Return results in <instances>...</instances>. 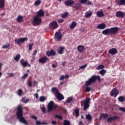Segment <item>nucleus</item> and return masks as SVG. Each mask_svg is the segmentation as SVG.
<instances>
[{
  "label": "nucleus",
  "instance_id": "obj_48",
  "mask_svg": "<svg viewBox=\"0 0 125 125\" xmlns=\"http://www.w3.org/2000/svg\"><path fill=\"white\" fill-rule=\"evenodd\" d=\"M86 67V64L83 65H82V66H80L79 67V69H83L84 68H85Z\"/></svg>",
  "mask_w": 125,
  "mask_h": 125
},
{
  "label": "nucleus",
  "instance_id": "obj_24",
  "mask_svg": "<svg viewBox=\"0 0 125 125\" xmlns=\"http://www.w3.org/2000/svg\"><path fill=\"white\" fill-rule=\"evenodd\" d=\"M96 16L98 17L102 18L105 16V15H104V13L103 12V11H99L96 12Z\"/></svg>",
  "mask_w": 125,
  "mask_h": 125
},
{
  "label": "nucleus",
  "instance_id": "obj_11",
  "mask_svg": "<svg viewBox=\"0 0 125 125\" xmlns=\"http://www.w3.org/2000/svg\"><path fill=\"white\" fill-rule=\"evenodd\" d=\"M76 3H75V1L73 0H66L64 1V5L66 6H72L73 5H75Z\"/></svg>",
  "mask_w": 125,
  "mask_h": 125
},
{
  "label": "nucleus",
  "instance_id": "obj_22",
  "mask_svg": "<svg viewBox=\"0 0 125 125\" xmlns=\"http://www.w3.org/2000/svg\"><path fill=\"white\" fill-rule=\"evenodd\" d=\"M115 15H116L117 17L118 18H124V13L122 12L121 11L117 12V13L116 14H115Z\"/></svg>",
  "mask_w": 125,
  "mask_h": 125
},
{
  "label": "nucleus",
  "instance_id": "obj_3",
  "mask_svg": "<svg viewBox=\"0 0 125 125\" xmlns=\"http://www.w3.org/2000/svg\"><path fill=\"white\" fill-rule=\"evenodd\" d=\"M96 81H99V82H101V77L99 76H93L91 77L90 79L87 81H85V83L84 85L86 86H88L91 85L92 83H95Z\"/></svg>",
  "mask_w": 125,
  "mask_h": 125
},
{
  "label": "nucleus",
  "instance_id": "obj_43",
  "mask_svg": "<svg viewBox=\"0 0 125 125\" xmlns=\"http://www.w3.org/2000/svg\"><path fill=\"white\" fill-rule=\"evenodd\" d=\"M9 46H10V44H9L8 43H7V45H2V48L4 49H6V48H9Z\"/></svg>",
  "mask_w": 125,
  "mask_h": 125
},
{
  "label": "nucleus",
  "instance_id": "obj_41",
  "mask_svg": "<svg viewBox=\"0 0 125 125\" xmlns=\"http://www.w3.org/2000/svg\"><path fill=\"white\" fill-rule=\"evenodd\" d=\"M40 4H41V0H37V1H36V2H35V5H36V6H38V5H40Z\"/></svg>",
  "mask_w": 125,
  "mask_h": 125
},
{
  "label": "nucleus",
  "instance_id": "obj_34",
  "mask_svg": "<svg viewBox=\"0 0 125 125\" xmlns=\"http://www.w3.org/2000/svg\"><path fill=\"white\" fill-rule=\"evenodd\" d=\"M36 124L37 125H47V123L45 122H41L40 121H36Z\"/></svg>",
  "mask_w": 125,
  "mask_h": 125
},
{
  "label": "nucleus",
  "instance_id": "obj_45",
  "mask_svg": "<svg viewBox=\"0 0 125 125\" xmlns=\"http://www.w3.org/2000/svg\"><path fill=\"white\" fill-rule=\"evenodd\" d=\"M41 110L42 111V113H46V109L45 108V107L43 106L41 108Z\"/></svg>",
  "mask_w": 125,
  "mask_h": 125
},
{
  "label": "nucleus",
  "instance_id": "obj_37",
  "mask_svg": "<svg viewBox=\"0 0 125 125\" xmlns=\"http://www.w3.org/2000/svg\"><path fill=\"white\" fill-rule=\"evenodd\" d=\"M73 101V98L72 97H70L67 98V100H66V103L67 104H70L72 103V101Z\"/></svg>",
  "mask_w": 125,
  "mask_h": 125
},
{
  "label": "nucleus",
  "instance_id": "obj_27",
  "mask_svg": "<svg viewBox=\"0 0 125 125\" xmlns=\"http://www.w3.org/2000/svg\"><path fill=\"white\" fill-rule=\"evenodd\" d=\"M5 0H0V9L5 7Z\"/></svg>",
  "mask_w": 125,
  "mask_h": 125
},
{
  "label": "nucleus",
  "instance_id": "obj_59",
  "mask_svg": "<svg viewBox=\"0 0 125 125\" xmlns=\"http://www.w3.org/2000/svg\"><path fill=\"white\" fill-rule=\"evenodd\" d=\"M37 50H35L34 52H33V54H32V56H35L37 54Z\"/></svg>",
  "mask_w": 125,
  "mask_h": 125
},
{
  "label": "nucleus",
  "instance_id": "obj_51",
  "mask_svg": "<svg viewBox=\"0 0 125 125\" xmlns=\"http://www.w3.org/2000/svg\"><path fill=\"white\" fill-rule=\"evenodd\" d=\"M64 79H66V78L65 77H64V75H62L59 78V80L60 81H63V80H64Z\"/></svg>",
  "mask_w": 125,
  "mask_h": 125
},
{
  "label": "nucleus",
  "instance_id": "obj_35",
  "mask_svg": "<svg viewBox=\"0 0 125 125\" xmlns=\"http://www.w3.org/2000/svg\"><path fill=\"white\" fill-rule=\"evenodd\" d=\"M63 125H71V123L70 121L64 120L63 121Z\"/></svg>",
  "mask_w": 125,
  "mask_h": 125
},
{
  "label": "nucleus",
  "instance_id": "obj_12",
  "mask_svg": "<svg viewBox=\"0 0 125 125\" xmlns=\"http://www.w3.org/2000/svg\"><path fill=\"white\" fill-rule=\"evenodd\" d=\"M20 63H21V64L22 65V66L24 67H30L31 66L30 64L28 63V62L25 61L24 59H21V61H20Z\"/></svg>",
  "mask_w": 125,
  "mask_h": 125
},
{
  "label": "nucleus",
  "instance_id": "obj_31",
  "mask_svg": "<svg viewBox=\"0 0 125 125\" xmlns=\"http://www.w3.org/2000/svg\"><path fill=\"white\" fill-rule=\"evenodd\" d=\"M104 118V119H105V118H108V114H102L101 115V116H100V120H101V119H102V118Z\"/></svg>",
  "mask_w": 125,
  "mask_h": 125
},
{
  "label": "nucleus",
  "instance_id": "obj_18",
  "mask_svg": "<svg viewBox=\"0 0 125 125\" xmlns=\"http://www.w3.org/2000/svg\"><path fill=\"white\" fill-rule=\"evenodd\" d=\"M115 3H117L118 6L125 5V0H116Z\"/></svg>",
  "mask_w": 125,
  "mask_h": 125
},
{
  "label": "nucleus",
  "instance_id": "obj_28",
  "mask_svg": "<svg viewBox=\"0 0 125 125\" xmlns=\"http://www.w3.org/2000/svg\"><path fill=\"white\" fill-rule=\"evenodd\" d=\"M17 21L19 23L23 22V21H24V20H23V17L22 16H20L18 17V18L17 19Z\"/></svg>",
  "mask_w": 125,
  "mask_h": 125
},
{
  "label": "nucleus",
  "instance_id": "obj_55",
  "mask_svg": "<svg viewBox=\"0 0 125 125\" xmlns=\"http://www.w3.org/2000/svg\"><path fill=\"white\" fill-rule=\"evenodd\" d=\"M27 77H28V74L27 73H25V74H24V75H23V76H22V79H26V78H27Z\"/></svg>",
  "mask_w": 125,
  "mask_h": 125
},
{
  "label": "nucleus",
  "instance_id": "obj_62",
  "mask_svg": "<svg viewBox=\"0 0 125 125\" xmlns=\"http://www.w3.org/2000/svg\"><path fill=\"white\" fill-rule=\"evenodd\" d=\"M35 97L36 98H37V99L39 98V95L38 94V93L35 94Z\"/></svg>",
  "mask_w": 125,
  "mask_h": 125
},
{
  "label": "nucleus",
  "instance_id": "obj_46",
  "mask_svg": "<svg viewBox=\"0 0 125 125\" xmlns=\"http://www.w3.org/2000/svg\"><path fill=\"white\" fill-rule=\"evenodd\" d=\"M85 119H87L89 121L92 120V118L90 115H87V116H85Z\"/></svg>",
  "mask_w": 125,
  "mask_h": 125
},
{
  "label": "nucleus",
  "instance_id": "obj_42",
  "mask_svg": "<svg viewBox=\"0 0 125 125\" xmlns=\"http://www.w3.org/2000/svg\"><path fill=\"white\" fill-rule=\"evenodd\" d=\"M104 68V65H100L99 66H97L96 67V70H101L103 69Z\"/></svg>",
  "mask_w": 125,
  "mask_h": 125
},
{
  "label": "nucleus",
  "instance_id": "obj_17",
  "mask_svg": "<svg viewBox=\"0 0 125 125\" xmlns=\"http://www.w3.org/2000/svg\"><path fill=\"white\" fill-rule=\"evenodd\" d=\"M108 53L109 54H111L112 55H114L116 54H117V53H118V50H117L116 48H113L110 49V50H109V51H108Z\"/></svg>",
  "mask_w": 125,
  "mask_h": 125
},
{
  "label": "nucleus",
  "instance_id": "obj_16",
  "mask_svg": "<svg viewBox=\"0 0 125 125\" xmlns=\"http://www.w3.org/2000/svg\"><path fill=\"white\" fill-rule=\"evenodd\" d=\"M62 38V35L59 32H56L55 33V39L57 40V41H61V38Z\"/></svg>",
  "mask_w": 125,
  "mask_h": 125
},
{
  "label": "nucleus",
  "instance_id": "obj_32",
  "mask_svg": "<svg viewBox=\"0 0 125 125\" xmlns=\"http://www.w3.org/2000/svg\"><path fill=\"white\" fill-rule=\"evenodd\" d=\"M20 58H21V55L18 54L17 55V56H16L15 57H14V61H15L16 62H18Z\"/></svg>",
  "mask_w": 125,
  "mask_h": 125
},
{
  "label": "nucleus",
  "instance_id": "obj_36",
  "mask_svg": "<svg viewBox=\"0 0 125 125\" xmlns=\"http://www.w3.org/2000/svg\"><path fill=\"white\" fill-rule=\"evenodd\" d=\"M68 16V13L65 12V13H64V14L61 15V18L65 19V18H66V17H67Z\"/></svg>",
  "mask_w": 125,
  "mask_h": 125
},
{
  "label": "nucleus",
  "instance_id": "obj_25",
  "mask_svg": "<svg viewBox=\"0 0 125 125\" xmlns=\"http://www.w3.org/2000/svg\"><path fill=\"white\" fill-rule=\"evenodd\" d=\"M77 50L80 53L83 52L84 51V47L83 45H79L77 47Z\"/></svg>",
  "mask_w": 125,
  "mask_h": 125
},
{
  "label": "nucleus",
  "instance_id": "obj_15",
  "mask_svg": "<svg viewBox=\"0 0 125 125\" xmlns=\"http://www.w3.org/2000/svg\"><path fill=\"white\" fill-rule=\"evenodd\" d=\"M44 17V11L43 10L40 9L37 12V16H36V18H42Z\"/></svg>",
  "mask_w": 125,
  "mask_h": 125
},
{
  "label": "nucleus",
  "instance_id": "obj_5",
  "mask_svg": "<svg viewBox=\"0 0 125 125\" xmlns=\"http://www.w3.org/2000/svg\"><path fill=\"white\" fill-rule=\"evenodd\" d=\"M57 107H58V106L54 104L53 101H50L49 103H48V105L47 106V112H50L54 109H57Z\"/></svg>",
  "mask_w": 125,
  "mask_h": 125
},
{
  "label": "nucleus",
  "instance_id": "obj_23",
  "mask_svg": "<svg viewBox=\"0 0 125 125\" xmlns=\"http://www.w3.org/2000/svg\"><path fill=\"white\" fill-rule=\"evenodd\" d=\"M73 5L74 6H73V8H74L76 10H79L80 9H82V4L76 3L75 4H74Z\"/></svg>",
  "mask_w": 125,
  "mask_h": 125
},
{
  "label": "nucleus",
  "instance_id": "obj_14",
  "mask_svg": "<svg viewBox=\"0 0 125 125\" xmlns=\"http://www.w3.org/2000/svg\"><path fill=\"white\" fill-rule=\"evenodd\" d=\"M119 119V117L118 116H113L112 117H109L107 119V123H111L112 122H115L117 120Z\"/></svg>",
  "mask_w": 125,
  "mask_h": 125
},
{
  "label": "nucleus",
  "instance_id": "obj_56",
  "mask_svg": "<svg viewBox=\"0 0 125 125\" xmlns=\"http://www.w3.org/2000/svg\"><path fill=\"white\" fill-rule=\"evenodd\" d=\"M86 4V5H92V2L90 1H86L85 2H84V4Z\"/></svg>",
  "mask_w": 125,
  "mask_h": 125
},
{
  "label": "nucleus",
  "instance_id": "obj_33",
  "mask_svg": "<svg viewBox=\"0 0 125 125\" xmlns=\"http://www.w3.org/2000/svg\"><path fill=\"white\" fill-rule=\"evenodd\" d=\"M118 100H119L120 102H124L125 101V98L124 96H120L118 98Z\"/></svg>",
  "mask_w": 125,
  "mask_h": 125
},
{
  "label": "nucleus",
  "instance_id": "obj_52",
  "mask_svg": "<svg viewBox=\"0 0 125 125\" xmlns=\"http://www.w3.org/2000/svg\"><path fill=\"white\" fill-rule=\"evenodd\" d=\"M89 1L88 0H80V3L84 4L86 2Z\"/></svg>",
  "mask_w": 125,
  "mask_h": 125
},
{
  "label": "nucleus",
  "instance_id": "obj_39",
  "mask_svg": "<svg viewBox=\"0 0 125 125\" xmlns=\"http://www.w3.org/2000/svg\"><path fill=\"white\" fill-rule=\"evenodd\" d=\"M45 100H46V98H45L44 96H41L40 97V102H44Z\"/></svg>",
  "mask_w": 125,
  "mask_h": 125
},
{
  "label": "nucleus",
  "instance_id": "obj_54",
  "mask_svg": "<svg viewBox=\"0 0 125 125\" xmlns=\"http://www.w3.org/2000/svg\"><path fill=\"white\" fill-rule=\"evenodd\" d=\"M119 110L125 112V107H120V108H119Z\"/></svg>",
  "mask_w": 125,
  "mask_h": 125
},
{
  "label": "nucleus",
  "instance_id": "obj_50",
  "mask_svg": "<svg viewBox=\"0 0 125 125\" xmlns=\"http://www.w3.org/2000/svg\"><path fill=\"white\" fill-rule=\"evenodd\" d=\"M33 45H34V44H32V43L29 44V50L31 51L32 50V46Z\"/></svg>",
  "mask_w": 125,
  "mask_h": 125
},
{
  "label": "nucleus",
  "instance_id": "obj_63",
  "mask_svg": "<svg viewBox=\"0 0 125 125\" xmlns=\"http://www.w3.org/2000/svg\"><path fill=\"white\" fill-rule=\"evenodd\" d=\"M65 63H66V62H62V66H64V65H65Z\"/></svg>",
  "mask_w": 125,
  "mask_h": 125
},
{
  "label": "nucleus",
  "instance_id": "obj_19",
  "mask_svg": "<svg viewBox=\"0 0 125 125\" xmlns=\"http://www.w3.org/2000/svg\"><path fill=\"white\" fill-rule=\"evenodd\" d=\"M56 55V52H55L53 50H50V51L46 52V56H54Z\"/></svg>",
  "mask_w": 125,
  "mask_h": 125
},
{
  "label": "nucleus",
  "instance_id": "obj_21",
  "mask_svg": "<svg viewBox=\"0 0 125 125\" xmlns=\"http://www.w3.org/2000/svg\"><path fill=\"white\" fill-rule=\"evenodd\" d=\"M96 28L98 29L103 30L106 28V24H105L104 23H101V24L98 25L96 27Z\"/></svg>",
  "mask_w": 125,
  "mask_h": 125
},
{
  "label": "nucleus",
  "instance_id": "obj_38",
  "mask_svg": "<svg viewBox=\"0 0 125 125\" xmlns=\"http://www.w3.org/2000/svg\"><path fill=\"white\" fill-rule=\"evenodd\" d=\"M29 101V100H28V99H27L26 98H22V102H23V103H27Z\"/></svg>",
  "mask_w": 125,
  "mask_h": 125
},
{
  "label": "nucleus",
  "instance_id": "obj_58",
  "mask_svg": "<svg viewBox=\"0 0 125 125\" xmlns=\"http://www.w3.org/2000/svg\"><path fill=\"white\" fill-rule=\"evenodd\" d=\"M8 76H10V77L12 78L14 76V74L13 73H8Z\"/></svg>",
  "mask_w": 125,
  "mask_h": 125
},
{
  "label": "nucleus",
  "instance_id": "obj_61",
  "mask_svg": "<svg viewBox=\"0 0 125 125\" xmlns=\"http://www.w3.org/2000/svg\"><path fill=\"white\" fill-rule=\"evenodd\" d=\"M31 118L34 119V120H37L38 118H37V117L35 116H31Z\"/></svg>",
  "mask_w": 125,
  "mask_h": 125
},
{
  "label": "nucleus",
  "instance_id": "obj_13",
  "mask_svg": "<svg viewBox=\"0 0 125 125\" xmlns=\"http://www.w3.org/2000/svg\"><path fill=\"white\" fill-rule=\"evenodd\" d=\"M47 61H48V58L46 56H44L39 59V62L41 63L44 64L45 63H46Z\"/></svg>",
  "mask_w": 125,
  "mask_h": 125
},
{
  "label": "nucleus",
  "instance_id": "obj_29",
  "mask_svg": "<svg viewBox=\"0 0 125 125\" xmlns=\"http://www.w3.org/2000/svg\"><path fill=\"white\" fill-rule=\"evenodd\" d=\"M63 50H64V47H59V49H58V54H63Z\"/></svg>",
  "mask_w": 125,
  "mask_h": 125
},
{
  "label": "nucleus",
  "instance_id": "obj_40",
  "mask_svg": "<svg viewBox=\"0 0 125 125\" xmlns=\"http://www.w3.org/2000/svg\"><path fill=\"white\" fill-rule=\"evenodd\" d=\"M22 93H23V91L22 90V89H19V90H18V95L20 96H21V95H22Z\"/></svg>",
  "mask_w": 125,
  "mask_h": 125
},
{
  "label": "nucleus",
  "instance_id": "obj_49",
  "mask_svg": "<svg viewBox=\"0 0 125 125\" xmlns=\"http://www.w3.org/2000/svg\"><path fill=\"white\" fill-rule=\"evenodd\" d=\"M105 71L104 70H102V71L100 72V74H101L102 76H104V75H105Z\"/></svg>",
  "mask_w": 125,
  "mask_h": 125
},
{
  "label": "nucleus",
  "instance_id": "obj_7",
  "mask_svg": "<svg viewBox=\"0 0 125 125\" xmlns=\"http://www.w3.org/2000/svg\"><path fill=\"white\" fill-rule=\"evenodd\" d=\"M82 104L83 105V110H86L90 106V98H85V100L82 101Z\"/></svg>",
  "mask_w": 125,
  "mask_h": 125
},
{
  "label": "nucleus",
  "instance_id": "obj_10",
  "mask_svg": "<svg viewBox=\"0 0 125 125\" xmlns=\"http://www.w3.org/2000/svg\"><path fill=\"white\" fill-rule=\"evenodd\" d=\"M28 40V38H20L19 39H16L14 40V42H16L17 44L20 45L21 43H23L24 42Z\"/></svg>",
  "mask_w": 125,
  "mask_h": 125
},
{
  "label": "nucleus",
  "instance_id": "obj_60",
  "mask_svg": "<svg viewBox=\"0 0 125 125\" xmlns=\"http://www.w3.org/2000/svg\"><path fill=\"white\" fill-rule=\"evenodd\" d=\"M52 124L53 125H57V122H56V121H52Z\"/></svg>",
  "mask_w": 125,
  "mask_h": 125
},
{
  "label": "nucleus",
  "instance_id": "obj_20",
  "mask_svg": "<svg viewBox=\"0 0 125 125\" xmlns=\"http://www.w3.org/2000/svg\"><path fill=\"white\" fill-rule=\"evenodd\" d=\"M92 14H93V12L91 11L85 12L84 13V17L86 19H88L92 16Z\"/></svg>",
  "mask_w": 125,
  "mask_h": 125
},
{
  "label": "nucleus",
  "instance_id": "obj_8",
  "mask_svg": "<svg viewBox=\"0 0 125 125\" xmlns=\"http://www.w3.org/2000/svg\"><path fill=\"white\" fill-rule=\"evenodd\" d=\"M58 24H57L56 21H53L49 23V28H50V30H54L58 28Z\"/></svg>",
  "mask_w": 125,
  "mask_h": 125
},
{
  "label": "nucleus",
  "instance_id": "obj_44",
  "mask_svg": "<svg viewBox=\"0 0 125 125\" xmlns=\"http://www.w3.org/2000/svg\"><path fill=\"white\" fill-rule=\"evenodd\" d=\"M91 91V87L85 85V92H89Z\"/></svg>",
  "mask_w": 125,
  "mask_h": 125
},
{
  "label": "nucleus",
  "instance_id": "obj_2",
  "mask_svg": "<svg viewBox=\"0 0 125 125\" xmlns=\"http://www.w3.org/2000/svg\"><path fill=\"white\" fill-rule=\"evenodd\" d=\"M119 30L118 27H112L103 30L102 34L104 35H116L119 32Z\"/></svg>",
  "mask_w": 125,
  "mask_h": 125
},
{
  "label": "nucleus",
  "instance_id": "obj_6",
  "mask_svg": "<svg viewBox=\"0 0 125 125\" xmlns=\"http://www.w3.org/2000/svg\"><path fill=\"white\" fill-rule=\"evenodd\" d=\"M41 23H42L41 17L33 18V20H32V25H33V26H37L41 24Z\"/></svg>",
  "mask_w": 125,
  "mask_h": 125
},
{
  "label": "nucleus",
  "instance_id": "obj_30",
  "mask_svg": "<svg viewBox=\"0 0 125 125\" xmlns=\"http://www.w3.org/2000/svg\"><path fill=\"white\" fill-rule=\"evenodd\" d=\"M74 114H75L76 117H78L79 116V109L76 108L75 110H74Z\"/></svg>",
  "mask_w": 125,
  "mask_h": 125
},
{
  "label": "nucleus",
  "instance_id": "obj_4",
  "mask_svg": "<svg viewBox=\"0 0 125 125\" xmlns=\"http://www.w3.org/2000/svg\"><path fill=\"white\" fill-rule=\"evenodd\" d=\"M52 92L55 94V96L58 99L59 101H62L64 99V97L63 96L62 94L59 93V90L57 89L56 87H53L52 88Z\"/></svg>",
  "mask_w": 125,
  "mask_h": 125
},
{
  "label": "nucleus",
  "instance_id": "obj_9",
  "mask_svg": "<svg viewBox=\"0 0 125 125\" xmlns=\"http://www.w3.org/2000/svg\"><path fill=\"white\" fill-rule=\"evenodd\" d=\"M119 95V90L117 89V88H114L110 92V96L111 97L114 96V98L117 97Z\"/></svg>",
  "mask_w": 125,
  "mask_h": 125
},
{
  "label": "nucleus",
  "instance_id": "obj_53",
  "mask_svg": "<svg viewBox=\"0 0 125 125\" xmlns=\"http://www.w3.org/2000/svg\"><path fill=\"white\" fill-rule=\"evenodd\" d=\"M63 22H64V20H63L62 19L58 20V23H62Z\"/></svg>",
  "mask_w": 125,
  "mask_h": 125
},
{
  "label": "nucleus",
  "instance_id": "obj_47",
  "mask_svg": "<svg viewBox=\"0 0 125 125\" xmlns=\"http://www.w3.org/2000/svg\"><path fill=\"white\" fill-rule=\"evenodd\" d=\"M55 118H58V119L61 120H62V116H61L60 115H56L55 116Z\"/></svg>",
  "mask_w": 125,
  "mask_h": 125
},
{
  "label": "nucleus",
  "instance_id": "obj_1",
  "mask_svg": "<svg viewBox=\"0 0 125 125\" xmlns=\"http://www.w3.org/2000/svg\"><path fill=\"white\" fill-rule=\"evenodd\" d=\"M23 107L21 105L18 106L17 108V118L19 120V122L24 124L25 125H28V122L26 121L25 118L23 117Z\"/></svg>",
  "mask_w": 125,
  "mask_h": 125
},
{
  "label": "nucleus",
  "instance_id": "obj_26",
  "mask_svg": "<svg viewBox=\"0 0 125 125\" xmlns=\"http://www.w3.org/2000/svg\"><path fill=\"white\" fill-rule=\"evenodd\" d=\"M76 26H77V22L73 21L71 23V25H70V28H71V29H74Z\"/></svg>",
  "mask_w": 125,
  "mask_h": 125
},
{
  "label": "nucleus",
  "instance_id": "obj_57",
  "mask_svg": "<svg viewBox=\"0 0 125 125\" xmlns=\"http://www.w3.org/2000/svg\"><path fill=\"white\" fill-rule=\"evenodd\" d=\"M27 84H28V86H29V87H31L32 83L30 81H28V83H27Z\"/></svg>",
  "mask_w": 125,
  "mask_h": 125
},
{
  "label": "nucleus",
  "instance_id": "obj_64",
  "mask_svg": "<svg viewBox=\"0 0 125 125\" xmlns=\"http://www.w3.org/2000/svg\"><path fill=\"white\" fill-rule=\"evenodd\" d=\"M52 66H53V68H56V65H55V64H53L52 65Z\"/></svg>",
  "mask_w": 125,
  "mask_h": 125
}]
</instances>
